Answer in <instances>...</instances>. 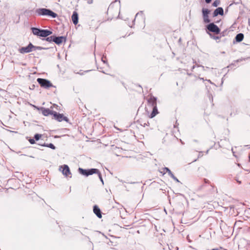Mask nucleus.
I'll use <instances>...</instances> for the list:
<instances>
[{
  "instance_id": "1",
  "label": "nucleus",
  "mask_w": 250,
  "mask_h": 250,
  "mask_svg": "<svg viewBox=\"0 0 250 250\" xmlns=\"http://www.w3.org/2000/svg\"><path fill=\"white\" fill-rule=\"evenodd\" d=\"M148 105L152 107V111L149 115L150 118H154L159 112L157 106V98L151 95L150 98L147 100Z\"/></svg>"
},
{
  "instance_id": "2",
  "label": "nucleus",
  "mask_w": 250,
  "mask_h": 250,
  "mask_svg": "<svg viewBox=\"0 0 250 250\" xmlns=\"http://www.w3.org/2000/svg\"><path fill=\"white\" fill-rule=\"evenodd\" d=\"M35 13L40 16H47L52 18H55L58 17L57 13L50 9L45 8H37L35 10Z\"/></svg>"
},
{
  "instance_id": "3",
  "label": "nucleus",
  "mask_w": 250,
  "mask_h": 250,
  "mask_svg": "<svg viewBox=\"0 0 250 250\" xmlns=\"http://www.w3.org/2000/svg\"><path fill=\"white\" fill-rule=\"evenodd\" d=\"M78 171L81 175L87 177L97 172L98 169L94 168L83 169V168L79 167L78 168Z\"/></svg>"
},
{
  "instance_id": "4",
  "label": "nucleus",
  "mask_w": 250,
  "mask_h": 250,
  "mask_svg": "<svg viewBox=\"0 0 250 250\" xmlns=\"http://www.w3.org/2000/svg\"><path fill=\"white\" fill-rule=\"evenodd\" d=\"M38 83L41 85V87L44 88H48L50 87L53 86L52 83L50 81L42 78H38L37 80Z\"/></svg>"
},
{
  "instance_id": "5",
  "label": "nucleus",
  "mask_w": 250,
  "mask_h": 250,
  "mask_svg": "<svg viewBox=\"0 0 250 250\" xmlns=\"http://www.w3.org/2000/svg\"><path fill=\"white\" fill-rule=\"evenodd\" d=\"M206 29L209 32L218 34L220 32V28L214 23L211 22L206 25Z\"/></svg>"
},
{
  "instance_id": "6",
  "label": "nucleus",
  "mask_w": 250,
  "mask_h": 250,
  "mask_svg": "<svg viewBox=\"0 0 250 250\" xmlns=\"http://www.w3.org/2000/svg\"><path fill=\"white\" fill-rule=\"evenodd\" d=\"M53 116L54 118L58 122H62L64 121L66 122H68L69 119L67 117L64 116L63 114H61L54 111Z\"/></svg>"
},
{
  "instance_id": "7",
  "label": "nucleus",
  "mask_w": 250,
  "mask_h": 250,
  "mask_svg": "<svg viewBox=\"0 0 250 250\" xmlns=\"http://www.w3.org/2000/svg\"><path fill=\"white\" fill-rule=\"evenodd\" d=\"M60 170L62 173L66 177H71V173L69 167L67 165H63L60 167Z\"/></svg>"
},
{
  "instance_id": "8",
  "label": "nucleus",
  "mask_w": 250,
  "mask_h": 250,
  "mask_svg": "<svg viewBox=\"0 0 250 250\" xmlns=\"http://www.w3.org/2000/svg\"><path fill=\"white\" fill-rule=\"evenodd\" d=\"M33 44L29 42L27 46L22 47L19 49V51L21 54L27 53L33 51Z\"/></svg>"
},
{
  "instance_id": "9",
  "label": "nucleus",
  "mask_w": 250,
  "mask_h": 250,
  "mask_svg": "<svg viewBox=\"0 0 250 250\" xmlns=\"http://www.w3.org/2000/svg\"><path fill=\"white\" fill-rule=\"evenodd\" d=\"M66 37L65 36H57L54 35V42L57 45H60L63 42H65Z\"/></svg>"
},
{
  "instance_id": "10",
  "label": "nucleus",
  "mask_w": 250,
  "mask_h": 250,
  "mask_svg": "<svg viewBox=\"0 0 250 250\" xmlns=\"http://www.w3.org/2000/svg\"><path fill=\"white\" fill-rule=\"evenodd\" d=\"M39 110L42 111V114L45 116H48L50 115H53L54 111L50 110L49 108H46L43 107H41L38 108Z\"/></svg>"
},
{
  "instance_id": "11",
  "label": "nucleus",
  "mask_w": 250,
  "mask_h": 250,
  "mask_svg": "<svg viewBox=\"0 0 250 250\" xmlns=\"http://www.w3.org/2000/svg\"><path fill=\"white\" fill-rule=\"evenodd\" d=\"M52 34L51 30L41 29L40 37L46 38Z\"/></svg>"
},
{
  "instance_id": "12",
  "label": "nucleus",
  "mask_w": 250,
  "mask_h": 250,
  "mask_svg": "<svg viewBox=\"0 0 250 250\" xmlns=\"http://www.w3.org/2000/svg\"><path fill=\"white\" fill-rule=\"evenodd\" d=\"M224 14V10L223 8L221 7H219L217 8L213 12L212 16L213 17H215L218 15H223Z\"/></svg>"
},
{
  "instance_id": "13",
  "label": "nucleus",
  "mask_w": 250,
  "mask_h": 250,
  "mask_svg": "<svg viewBox=\"0 0 250 250\" xmlns=\"http://www.w3.org/2000/svg\"><path fill=\"white\" fill-rule=\"evenodd\" d=\"M93 212L99 218H101L102 217L101 209L97 205L93 206Z\"/></svg>"
},
{
  "instance_id": "14",
  "label": "nucleus",
  "mask_w": 250,
  "mask_h": 250,
  "mask_svg": "<svg viewBox=\"0 0 250 250\" xmlns=\"http://www.w3.org/2000/svg\"><path fill=\"white\" fill-rule=\"evenodd\" d=\"M71 19L74 24L76 25L78 24L79 21V16L78 14L76 11H74L73 12Z\"/></svg>"
},
{
  "instance_id": "15",
  "label": "nucleus",
  "mask_w": 250,
  "mask_h": 250,
  "mask_svg": "<svg viewBox=\"0 0 250 250\" xmlns=\"http://www.w3.org/2000/svg\"><path fill=\"white\" fill-rule=\"evenodd\" d=\"M244 34L243 33H240L236 35L234 38V40L236 42H240L243 41V40L244 39Z\"/></svg>"
},
{
  "instance_id": "16",
  "label": "nucleus",
  "mask_w": 250,
  "mask_h": 250,
  "mask_svg": "<svg viewBox=\"0 0 250 250\" xmlns=\"http://www.w3.org/2000/svg\"><path fill=\"white\" fill-rule=\"evenodd\" d=\"M31 29L32 30V33L34 35L40 37L41 30V28H39L37 27H31Z\"/></svg>"
},
{
  "instance_id": "17",
  "label": "nucleus",
  "mask_w": 250,
  "mask_h": 250,
  "mask_svg": "<svg viewBox=\"0 0 250 250\" xmlns=\"http://www.w3.org/2000/svg\"><path fill=\"white\" fill-rule=\"evenodd\" d=\"M138 16H141L142 20H143L145 21V16L143 14V11H140L139 12L137 13L135 16V18L133 21V23L134 24L135 19Z\"/></svg>"
},
{
  "instance_id": "18",
  "label": "nucleus",
  "mask_w": 250,
  "mask_h": 250,
  "mask_svg": "<svg viewBox=\"0 0 250 250\" xmlns=\"http://www.w3.org/2000/svg\"><path fill=\"white\" fill-rule=\"evenodd\" d=\"M42 40L48 42H54V35L47 37L44 39H43Z\"/></svg>"
},
{
  "instance_id": "19",
  "label": "nucleus",
  "mask_w": 250,
  "mask_h": 250,
  "mask_svg": "<svg viewBox=\"0 0 250 250\" xmlns=\"http://www.w3.org/2000/svg\"><path fill=\"white\" fill-rule=\"evenodd\" d=\"M202 11L203 16H208V14L210 13V10L207 8H203Z\"/></svg>"
},
{
  "instance_id": "20",
  "label": "nucleus",
  "mask_w": 250,
  "mask_h": 250,
  "mask_svg": "<svg viewBox=\"0 0 250 250\" xmlns=\"http://www.w3.org/2000/svg\"><path fill=\"white\" fill-rule=\"evenodd\" d=\"M48 48H49L43 47L38 46H34L33 45V50H46V49H48Z\"/></svg>"
},
{
  "instance_id": "21",
  "label": "nucleus",
  "mask_w": 250,
  "mask_h": 250,
  "mask_svg": "<svg viewBox=\"0 0 250 250\" xmlns=\"http://www.w3.org/2000/svg\"><path fill=\"white\" fill-rule=\"evenodd\" d=\"M95 174H97L99 178V179L100 180L101 182L102 183V185H103L104 184V182L103 180V179L102 178V174L100 170L98 169V171L97 172H96Z\"/></svg>"
},
{
  "instance_id": "22",
  "label": "nucleus",
  "mask_w": 250,
  "mask_h": 250,
  "mask_svg": "<svg viewBox=\"0 0 250 250\" xmlns=\"http://www.w3.org/2000/svg\"><path fill=\"white\" fill-rule=\"evenodd\" d=\"M203 20H204V21L205 23H209L210 20L209 19L208 16H203Z\"/></svg>"
},
{
  "instance_id": "23",
  "label": "nucleus",
  "mask_w": 250,
  "mask_h": 250,
  "mask_svg": "<svg viewBox=\"0 0 250 250\" xmlns=\"http://www.w3.org/2000/svg\"><path fill=\"white\" fill-rule=\"evenodd\" d=\"M42 135L40 134L36 133L34 135V139L35 141H38L41 138Z\"/></svg>"
},
{
  "instance_id": "24",
  "label": "nucleus",
  "mask_w": 250,
  "mask_h": 250,
  "mask_svg": "<svg viewBox=\"0 0 250 250\" xmlns=\"http://www.w3.org/2000/svg\"><path fill=\"white\" fill-rule=\"evenodd\" d=\"M220 0H215L212 3V6L214 7H217L220 4Z\"/></svg>"
},
{
  "instance_id": "25",
  "label": "nucleus",
  "mask_w": 250,
  "mask_h": 250,
  "mask_svg": "<svg viewBox=\"0 0 250 250\" xmlns=\"http://www.w3.org/2000/svg\"><path fill=\"white\" fill-rule=\"evenodd\" d=\"M47 147L50 148L53 150L56 149V146L52 143L48 144Z\"/></svg>"
},
{
  "instance_id": "26",
  "label": "nucleus",
  "mask_w": 250,
  "mask_h": 250,
  "mask_svg": "<svg viewBox=\"0 0 250 250\" xmlns=\"http://www.w3.org/2000/svg\"><path fill=\"white\" fill-rule=\"evenodd\" d=\"M209 34L210 37L214 40H219L220 39V37L219 36H214V35H212L211 34Z\"/></svg>"
},
{
  "instance_id": "27",
  "label": "nucleus",
  "mask_w": 250,
  "mask_h": 250,
  "mask_svg": "<svg viewBox=\"0 0 250 250\" xmlns=\"http://www.w3.org/2000/svg\"><path fill=\"white\" fill-rule=\"evenodd\" d=\"M164 171V174L166 173V172L168 173L170 171H171L169 168L167 167H165L163 168Z\"/></svg>"
},
{
  "instance_id": "28",
  "label": "nucleus",
  "mask_w": 250,
  "mask_h": 250,
  "mask_svg": "<svg viewBox=\"0 0 250 250\" xmlns=\"http://www.w3.org/2000/svg\"><path fill=\"white\" fill-rule=\"evenodd\" d=\"M102 61L104 63H105V64H107V60H106V57L103 56L102 58Z\"/></svg>"
},
{
  "instance_id": "29",
  "label": "nucleus",
  "mask_w": 250,
  "mask_h": 250,
  "mask_svg": "<svg viewBox=\"0 0 250 250\" xmlns=\"http://www.w3.org/2000/svg\"><path fill=\"white\" fill-rule=\"evenodd\" d=\"M29 143L31 144H34L35 143V141L34 140V138H29V139L28 140Z\"/></svg>"
},
{
  "instance_id": "30",
  "label": "nucleus",
  "mask_w": 250,
  "mask_h": 250,
  "mask_svg": "<svg viewBox=\"0 0 250 250\" xmlns=\"http://www.w3.org/2000/svg\"><path fill=\"white\" fill-rule=\"evenodd\" d=\"M171 178H172L176 182L180 183L179 180L174 175H172Z\"/></svg>"
},
{
  "instance_id": "31",
  "label": "nucleus",
  "mask_w": 250,
  "mask_h": 250,
  "mask_svg": "<svg viewBox=\"0 0 250 250\" xmlns=\"http://www.w3.org/2000/svg\"><path fill=\"white\" fill-rule=\"evenodd\" d=\"M245 60V59H243V58L240 59H238L236 61H235V62H240L242 61Z\"/></svg>"
},
{
  "instance_id": "32",
  "label": "nucleus",
  "mask_w": 250,
  "mask_h": 250,
  "mask_svg": "<svg viewBox=\"0 0 250 250\" xmlns=\"http://www.w3.org/2000/svg\"><path fill=\"white\" fill-rule=\"evenodd\" d=\"M241 1V0H234V2L235 3V4H239Z\"/></svg>"
},
{
  "instance_id": "33",
  "label": "nucleus",
  "mask_w": 250,
  "mask_h": 250,
  "mask_svg": "<svg viewBox=\"0 0 250 250\" xmlns=\"http://www.w3.org/2000/svg\"><path fill=\"white\" fill-rule=\"evenodd\" d=\"M168 175H169L170 177H171V176H172V175H174L171 171H170L168 173Z\"/></svg>"
},
{
  "instance_id": "34",
  "label": "nucleus",
  "mask_w": 250,
  "mask_h": 250,
  "mask_svg": "<svg viewBox=\"0 0 250 250\" xmlns=\"http://www.w3.org/2000/svg\"><path fill=\"white\" fill-rule=\"evenodd\" d=\"M87 2L88 4H92L93 3V0H87Z\"/></svg>"
},
{
  "instance_id": "35",
  "label": "nucleus",
  "mask_w": 250,
  "mask_h": 250,
  "mask_svg": "<svg viewBox=\"0 0 250 250\" xmlns=\"http://www.w3.org/2000/svg\"><path fill=\"white\" fill-rule=\"evenodd\" d=\"M197 67H202L203 70H205V67L202 65H198Z\"/></svg>"
},
{
  "instance_id": "36",
  "label": "nucleus",
  "mask_w": 250,
  "mask_h": 250,
  "mask_svg": "<svg viewBox=\"0 0 250 250\" xmlns=\"http://www.w3.org/2000/svg\"><path fill=\"white\" fill-rule=\"evenodd\" d=\"M211 0H205V2H206L208 4V3H210V2H211Z\"/></svg>"
},
{
  "instance_id": "37",
  "label": "nucleus",
  "mask_w": 250,
  "mask_h": 250,
  "mask_svg": "<svg viewBox=\"0 0 250 250\" xmlns=\"http://www.w3.org/2000/svg\"><path fill=\"white\" fill-rule=\"evenodd\" d=\"M47 144H48L44 143L42 145V146H45V147H47Z\"/></svg>"
},
{
  "instance_id": "38",
  "label": "nucleus",
  "mask_w": 250,
  "mask_h": 250,
  "mask_svg": "<svg viewBox=\"0 0 250 250\" xmlns=\"http://www.w3.org/2000/svg\"><path fill=\"white\" fill-rule=\"evenodd\" d=\"M206 80V81H208V82H209V83H210L211 84H214V83H212L210 80H207V79H206V80Z\"/></svg>"
},
{
  "instance_id": "39",
  "label": "nucleus",
  "mask_w": 250,
  "mask_h": 250,
  "mask_svg": "<svg viewBox=\"0 0 250 250\" xmlns=\"http://www.w3.org/2000/svg\"><path fill=\"white\" fill-rule=\"evenodd\" d=\"M178 125V124L177 123V121H176L175 125H174V127H175V128L177 127V126Z\"/></svg>"
},
{
  "instance_id": "40",
  "label": "nucleus",
  "mask_w": 250,
  "mask_h": 250,
  "mask_svg": "<svg viewBox=\"0 0 250 250\" xmlns=\"http://www.w3.org/2000/svg\"><path fill=\"white\" fill-rule=\"evenodd\" d=\"M149 123H148V122H147V123H145V124H144V126H147V125H149Z\"/></svg>"
},
{
  "instance_id": "41",
  "label": "nucleus",
  "mask_w": 250,
  "mask_h": 250,
  "mask_svg": "<svg viewBox=\"0 0 250 250\" xmlns=\"http://www.w3.org/2000/svg\"><path fill=\"white\" fill-rule=\"evenodd\" d=\"M202 153H203V152H202V151H199V156H198V157H200V156H202V155L201 154Z\"/></svg>"
},
{
  "instance_id": "42",
  "label": "nucleus",
  "mask_w": 250,
  "mask_h": 250,
  "mask_svg": "<svg viewBox=\"0 0 250 250\" xmlns=\"http://www.w3.org/2000/svg\"><path fill=\"white\" fill-rule=\"evenodd\" d=\"M193 142H195V143H199V141H198L197 140H193Z\"/></svg>"
},
{
  "instance_id": "43",
  "label": "nucleus",
  "mask_w": 250,
  "mask_h": 250,
  "mask_svg": "<svg viewBox=\"0 0 250 250\" xmlns=\"http://www.w3.org/2000/svg\"><path fill=\"white\" fill-rule=\"evenodd\" d=\"M235 65V63H231V64H230L229 66H228V67H230V66H231V65Z\"/></svg>"
},
{
  "instance_id": "44",
  "label": "nucleus",
  "mask_w": 250,
  "mask_h": 250,
  "mask_svg": "<svg viewBox=\"0 0 250 250\" xmlns=\"http://www.w3.org/2000/svg\"><path fill=\"white\" fill-rule=\"evenodd\" d=\"M204 181H205V183H208V180L207 179H204Z\"/></svg>"
},
{
  "instance_id": "45",
  "label": "nucleus",
  "mask_w": 250,
  "mask_h": 250,
  "mask_svg": "<svg viewBox=\"0 0 250 250\" xmlns=\"http://www.w3.org/2000/svg\"><path fill=\"white\" fill-rule=\"evenodd\" d=\"M199 79H200V80H203V81H206L205 80H204V79L203 78H200H200H199Z\"/></svg>"
},
{
  "instance_id": "46",
  "label": "nucleus",
  "mask_w": 250,
  "mask_h": 250,
  "mask_svg": "<svg viewBox=\"0 0 250 250\" xmlns=\"http://www.w3.org/2000/svg\"><path fill=\"white\" fill-rule=\"evenodd\" d=\"M248 24H249V25L250 26V19H249V20H248Z\"/></svg>"
},
{
  "instance_id": "47",
  "label": "nucleus",
  "mask_w": 250,
  "mask_h": 250,
  "mask_svg": "<svg viewBox=\"0 0 250 250\" xmlns=\"http://www.w3.org/2000/svg\"><path fill=\"white\" fill-rule=\"evenodd\" d=\"M209 150V149H208V150L206 151V154H208Z\"/></svg>"
},
{
  "instance_id": "48",
  "label": "nucleus",
  "mask_w": 250,
  "mask_h": 250,
  "mask_svg": "<svg viewBox=\"0 0 250 250\" xmlns=\"http://www.w3.org/2000/svg\"><path fill=\"white\" fill-rule=\"evenodd\" d=\"M53 107H56V106H58V105H56V104H54L53 105Z\"/></svg>"
},
{
  "instance_id": "49",
  "label": "nucleus",
  "mask_w": 250,
  "mask_h": 250,
  "mask_svg": "<svg viewBox=\"0 0 250 250\" xmlns=\"http://www.w3.org/2000/svg\"><path fill=\"white\" fill-rule=\"evenodd\" d=\"M194 68H195V66H194V65H193V66L192 67L191 69H192V70H193V69H194Z\"/></svg>"
},
{
  "instance_id": "50",
  "label": "nucleus",
  "mask_w": 250,
  "mask_h": 250,
  "mask_svg": "<svg viewBox=\"0 0 250 250\" xmlns=\"http://www.w3.org/2000/svg\"><path fill=\"white\" fill-rule=\"evenodd\" d=\"M223 79H222V80L221 85H222V84H223Z\"/></svg>"
},
{
  "instance_id": "51",
  "label": "nucleus",
  "mask_w": 250,
  "mask_h": 250,
  "mask_svg": "<svg viewBox=\"0 0 250 250\" xmlns=\"http://www.w3.org/2000/svg\"><path fill=\"white\" fill-rule=\"evenodd\" d=\"M249 160H250V155L249 156Z\"/></svg>"
},
{
  "instance_id": "52",
  "label": "nucleus",
  "mask_w": 250,
  "mask_h": 250,
  "mask_svg": "<svg viewBox=\"0 0 250 250\" xmlns=\"http://www.w3.org/2000/svg\"><path fill=\"white\" fill-rule=\"evenodd\" d=\"M238 182L239 184H240V183H241V182H240V181H238Z\"/></svg>"
},
{
  "instance_id": "53",
  "label": "nucleus",
  "mask_w": 250,
  "mask_h": 250,
  "mask_svg": "<svg viewBox=\"0 0 250 250\" xmlns=\"http://www.w3.org/2000/svg\"><path fill=\"white\" fill-rule=\"evenodd\" d=\"M145 109H146V110L147 111V109H146V107H145Z\"/></svg>"
},
{
  "instance_id": "54",
  "label": "nucleus",
  "mask_w": 250,
  "mask_h": 250,
  "mask_svg": "<svg viewBox=\"0 0 250 250\" xmlns=\"http://www.w3.org/2000/svg\"><path fill=\"white\" fill-rule=\"evenodd\" d=\"M145 109H146V110L147 111V109H146V107H145Z\"/></svg>"
},
{
  "instance_id": "55",
  "label": "nucleus",
  "mask_w": 250,
  "mask_h": 250,
  "mask_svg": "<svg viewBox=\"0 0 250 250\" xmlns=\"http://www.w3.org/2000/svg\"><path fill=\"white\" fill-rule=\"evenodd\" d=\"M176 249H177V250H178V249H179L178 247H177Z\"/></svg>"
},
{
  "instance_id": "56",
  "label": "nucleus",
  "mask_w": 250,
  "mask_h": 250,
  "mask_svg": "<svg viewBox=\"0 0 250 250\" xmlns=\"http://www.w3.org/2000/svg\"><path fill=\"white\" fill-rule=\"evenodd\" d=\"M212 250H217L213 249Z\"/></svg>"
}]
</instances>
